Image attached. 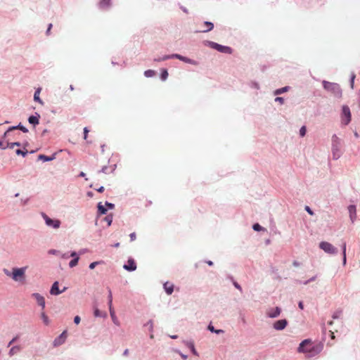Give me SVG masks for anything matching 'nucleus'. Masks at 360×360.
<instances>
[{"mask_svg": "<svg viewBox=\"0 0 360 360\" xmlns=\"http://www.w3.org/2000/svg\"><path fill=\"white\" fill-rule=\"evenodd\" d=\"M323 348V344H314L311 340L306 339L300 344L298 352L306 353L309 357H312L319 354Z\"/></svg>", "mask_w": 360, "mask_h": 360, "instance_id": "f257e3e1", "label": "nucleus"}, {"mask_svg": "<svg viewBox=\"0 0 360 360\" xmlns=\"http://www.w3.org/2000/svg\"><path fill=\"white\" fill-rule=\"evenodd\" d=\"M323 86L326 90L332 93L335 96L338 98H340L342 96V90L339 84L336 83L323 81Z\"/></svg>", "mask_w": 360, "mask_h": 360, "instance_id": "f03ea898", "label": "nucleus"}, {"mask_svg": "<svg viewBox=\"0 0 360 360\" xmlns=\"http://www.w3.org/2000/svg\"><path fill=\"white\" fill-rule=\"evenodd\" d=\"M27 267L13 268L11 278L15 281L24 283L25 281V271Z\"/></svg>", "mask_w": 360, "mask_h": 360, "instance_id": "7ed1b4c3", "label": "nucleus"}, {"mask_svg": "<svg viewBox=\"0 0 360 360\" xmlns=\"http://www.w3.org/2000/svg\"><path fill=\"white\" fill-rule=\"evenodd\" d=\"M319 248L325 252L335 255L338 252V250L332 244L328 242L323 241L319 243Z\"/></svg>", "mask_w": 360, "mask_h": 360, "instance_id": "20e7f679", "label": "nucleus"}, {"mask_svg": "<svg viewBox=\"0 0 360 360\" xmlns=\"http://www.w3.org/2000/svg\"><path fill=\"white\" fill-rule=\"evenodd\" d=\"M41 217L48 226L53 229H58L60 227L61 224L60 220L51 219L45 213H41Z\"/></svg>", "mask_w": 360, "mask_h": 360, "instance_id": "39448f33", "label": "nucleus"}, {"mask_svg": "<svg viewBox=\"0 0 360 360\" xmlns=\"http://www.w3.org/2000/svg\"><path fill=\"white\" fill-rule=\"evenodd\" d=\"M210 44L212 49H216L221 53H229V54L232 53V49L229 46H223V45H221V44H219L217 43L212 42V41L210 42Z\"/></svg>", "mask_w": 360, "mask_h": 360, "instance_id": "423d86ee", "label": "nucleus"}, {"mask_svg": "<svg viewBox=\"0 0 360 360\" xmlns=\"http://www.w3.org/2000/svg\"><path fill=\"white\" fill-rule=\"evenodd\" d=\"M178 58L180 60H182V61H184L185 63H190V64H192V65H198V63L195 60H193L192 59H190V58L184 57V56H182L179 55V54H173L171 56H165V57H164L162 58V60H166V59H168V58Z\"/></svg>", "mask_w": 360, "mask_h": 360, "instance_id": "0eeeda50", "label": "nucleus"}, {"mask_svg": "<svg viewBox=\"0 0 360 360\" xmlns=\"http://www.w3.org/2000/svg\"><path fill=\"white\" fill-rule=\"evenodd\" d=\"M342 122L345 124H348L351 121V112L348 106L344 105L342 107Z\"/></svg>", "mask_w": 360, "mask_h": 360, "instance_id": "6e6552de", "label": "nucleus"}, {"mask_svg": "<svg viewBox=\"0 0 360 360\" xmlns=\"http://www.w3.org/2000/svg\"><path fill=\"white\" fill-rule=\"evenodd\" d=\"M67 338V331L64 330L57 338L53 341L54 346H59L63 344Z\"/></svg>", "mask_w": 360, "mask_h": 360, "instance_id": "1a4fd4ad", "label": "nucleus"}, {"mask_svg": "<svg viewBox=\"0 0 360 360\" xmlns=\"http://www.w3.org/2000/svg\"><path fill=\"white\" fill-rule=\"evenodd\" d=\"M32 297H33L36 300L37 304L39 306H41L42 309L44 310V308H45V299H44V297L42 295H41L40 294L37 293V292L33 293L32 295Z\"/></svg>", "mask_w": 360, "mask_h": 360, "instance_id": "9d476101", "label": "nucleus"}, {"mask_svg": "<svg viewBox=\"0 0 360 360\" xmlns=\"http://www.w3.org/2000/svg\"><path fill=\"white\" fill-rule=\"evenodd\" d=\"M288 324V321L285 319H281L278 321H276L274 323V328L277 330H283Z\"/></svg>", "mask_w": 360, "mask_h": 360, "instance_id": "9b49d317", "label": "nucleus"}, {"mask_svg": "<svg viewBox=\"0 0 360 360\" xmlns=\"http://www.w3.org/2000/svg\"><path fill=\"white\" fill-rule=\"evenodd\" d=\"M124 268L127 271H134L136 269V264L133 259H129L124 265Z\"/></svg>", "mask_w": 360, "mask_h": 360, "instance_id": "f8f14e48", "label": "nucleus"}, {"mask_svg": "<svg viewBox=\"0 0 360 360\" xmlns=\"http://www.w3.org/2000/svg\"><path fill=\"white\" fill-rule=\"evenodd\" d=\"M281 314V309L278 307H276L274 309H271L267 311V315L270 318H275L280 315Z\"/></svg>", "mask_w": 360, "mask_h": 360, "instance_id": "ddd939ff", "label": "nucleus"}, {"mask_svg": "<svg viewBox=\"0 0 360 360\" xmlns=\"http://www.w3.org/2000/svg\"><path fill=\"white\" fill-rule=\"evenodd\" d=\"M348 211L349 213L350 219H351L352 222L353 223L356 218V206L355 205H349L348 207Z\"/></svg>", "mask_w": 360, "mask_h": 360, "instance_id": "4468645a", "label": "nucleus"}, {"mask_svg": "<svg viewBox=\"0 0 360 360\" xmlns=\"http://www.w3.org/2000/svg\"><path fill=\"white\" fill-rule=\"evenodd\" d=\"M63 291H60L58 289V281L54 282L51 288L50 293L51 295H57L60 294Z\"/></svg>", "mask_w": 360, "mask_h": 360, "instance_id": "2eb2a0df", "label": "nucleus"}, {"mask_svg": "<svg viewBox=\"0 0 360 360\" xmlns=\"http://www.w3.org/2000/svg\"><path fill=\"white\" fill-rule=\"evenodd\" d=\"M164 288L168 295H171L174 290V285L171 283L166 282L164 284Z\"/></svg>", "mask_w": 360, "mask_h": 360, "instance_id": "dca6fc26", "label": "nucleus"}, {"mask_svg": "<svg viewBox=\"0 0 360 360\" xmlns=\"http://www.w3.org/2000/svg\"><path fill=\"white\" fill-rule=\"evenodd\" d=\"M20 129L21 131H22L23 132L26 133L28 131V130L23 126L19 124L18 126L17 127H10L5 133H4V136H6L7 134L11 131H13L14 129Z\"/></svg>", "mask_w": 360, "mask_h": 360, "instance_id": "f3484780", "label": "nucleus"}, {"mask_svg": "<svg viewBox=\"0 0 360 360\" xmlns=\"http://www.w3.org/2000/svg\"><path fill=\"white\" fill-rule=\"evenodd\" d=\"M109 310H110V316L112 318V321L114 322V323H115L117 326H119L120 325V323L115 316V310L114 309L112 308V307H109Z\"/></svg>", "mask_w": 360, "mask_h": 360, "instance_id": "a211bd4d", "label": "nucleus"}, {"mask_svg": "<svg viewBox=\"0 0 360 360\" xmlns=\"http://www.w3.org/2000/svg\"><path fill=\"white\" fill-rule=\"evenodd\" d=\"M41 92V88H38L34 93V100L38 103H39L41 105L44 104V102L40 99L39 94Z\"/></svg>", "mask_w": 360, "mask_h": 360, "instance_id": "6ab92c4d", "label": "nucleus"}, {"mask_svg": "<svg viewBox=\"0 0 360 360\" xmlns=\"http://www.w3.org/2000/svg\"><path fill=\"white\" fill-rule=\"evenodd\" d=\"M204 25V30H202L201 32H208L213 29L214 25L212 22H205L203 23Z\"/></svg>", "mask_w": 360, "mask_h": 360, "instance_id": "aec40b11", "label": "nucleus"}, {"mask_svg": "<svg viewBox=\"0 0 360 360\" xmlns=\"http://www.w3.org/2000/svg\"><path fill=\"white\" fill-rule=\"evenodd\" d=\"M39 115H38V117H36V116H30L28 119V121L30 124H34V125H36V124H39Z\"/></svg>", "mask_w": 360, "mask_h": 360, "instance_id": "412c9836", "label": "nucleus"}, {"mask_svg": "<svg viewBox=\"0 0 360 360\" xmlns=\"http://www.w3.org/2000/svg\"><path fill=\"white\" fill-rule=\"evenodd\" d=\"M98 212L100 214H105L107 212V209L101 204V202L98 204Z\"/></svg>", "mask_w": 360, "mask_h": 360, "instance_id": "4be33fe9", "label": "nucleus"}, {"mask_svg": "<svg viewBox=\"0 0 360 360\" xmlns=\"http://www.w3.org/2000/svg\"><path fill=\"white\" fill-rule=\"evenodd\" d=\"M41 318L44 322V323L45 325H49V317L47 316V315L44 313V311H42L41 313Z\"/></svg>", "mask_w": 360, "mask_h": 360, "instance_id": "5701e85b", "label": "nucleus"}, {"mask_svg": "<svg viewBox=\"0 0 360 360\" xmlns=\"http://www.w3.org/2000/svg\"><path fill=\"white\" fill-rule=\"evenodd\" d=\"M20 350V347L19 346L13 347L9 351V355L13 356L15 354L18 353Z\"/></svg>", "mask_w": 360, "mask_h": 360, "instance_id": "b1692460", "label": "nucleus"}, {"mask_svg": "<svg viewBox=\"0 0 360 360\" xmlns=\"http://www.w3.org/2000/svg\"><path fill=\"white\" fill-rule=\"evenodd\" d=\"M94 314L96 317H103L106 316L105 313L101 311L98 308L94 309Z\"/></svg>", "mask_w": 360, "mask_h": 360, "instance_id": "393cba45", "label": "nucleus"}, {"mask_svg": "<svg viewBox=\"0 0 360 360\" xmlns=\"http://www.w3.org/2000/svg\"><path fill=\"white\" fill-rule=\"evenodd\" d=\"M288 89H289V86H285V87H283V88H281V89H276L274 91V94L275 95H278V94H283L284 92L288 91Z\"/></svg>", "mask_w": 360, "mask_h": 360, "instance_id": "a878e982", "label": "nucleus"}, {"mask_svg": "<svg viewBox=\"0 0 360 360\" xmlns=\"http://www.w3.org/2000/svg\"><path fill=\"white\" fill-rule=\"evenodd\" d=\"M79 257H76L75 258H74L73 259H72L70 263H69V266L70 267L72 268L75 266L77 265L78 264V262H79Z\"/></svg>", "mask_w": 360, "mask_h": 360, "instance_id": "bb28decb", "label": "nucleus"}, {"mask_svg": "<svg viewBox=\"0 0 360 360\" xmlns=\"http://www.w3.org/2000/svg\"><path fill=\"white\" fill-rule=\"evenodd\" d=\"M155 75V72L153 70H148L144 72V75L146 77H152Z\"/></svg>", "mask_w": 360, "mask_h": 360, "instance_id": "cd10ccee", "label": "nucleus"}, {"mask_svg": "<svg viewBox=\"0 0 360 360\" xmlns=\"http://www.w3.org/2000/svg\"><path fill=\"white\" fill-rule=\"evenodd\" d=\"M342 255H343V264H346V243L342 244Z\"/></svg>", "mask_w": 360, "mask_h": 360, "instance_id": "c85d7f7f", "label": "nucleus"}, {"mask_svg": "<svg viewBox=\"0 0 360 360\" xmlns=\"http://www.w3.org/2000/svg\"><path fill=\"white\" fill-rule=\"evenodd\" d=\"M39 159L42 160L44 161H51L53 159V158L48 157L44 155H39Z\"/></svg>", "mask_w": 360, "mask_h": 360, "instance_id": "c756f323", "label": "nucleus"}, {"mask_svg": "<svg viewBox=\"0 0 360 360\" xmlns=\"http://www.w3.org/2000/svg\"><path fill=\"white\" fill-rule=\"evenodd\" d=\"M208 329L211 332H213V333H217V334L224 333V331L222 330H215L214 328L212 325H209L208 326Z\"/></svg>", "mask_w": 360, "mask_h": 360, "instance_id": "7c9ffc66", "label": "nucleus"}, {"mask_svg": "<svg viewBox=\"0 0 360 360\" xmlns=\"http://www.w3.org/2000/svg\"><path fill=\"white\" fill-rule=\"evenodd\" d=\"M110 0H101L100 6L101 7H107L110 5Z\"/></svg>", "mask_w": 360, "mask_h": 360, "instance_id": "2f4dec72", "label": "nucleus"}, {"mask_svg": "<svg viewBox=\"0 0 360 360\" xmlns=\"http://www.w3.org/2000/svg\"><path fill=\"white\" fill-rule=\"evenodd\" d=\"M15 153H16V154H17L18 155H22L23 157H25V156L27 154L28 151H27V150H20V149H18V150H16Z\"/></svg>", "mask_w": 360, "mask_h": 360, "instance_id": "473e14b6", "label": "nucleus"}, {"mask_svg": "<svg viewBox=\"0 0 360 360\" xmlns=\"http://www.w3.org/2000/svg\"><path fill=\"white\" fill-rule=\"evenodd\" d=\"M167 77H168L167 70H163L161 73V79L165 81L167 79Z\"/></svg>", "mask_w": 360, "mask_h": 360, "instance_id": "72a5a7b5", "label": "nucleus"}, {"mask_svg": "<svg viewBox=\"0 0 360 360\" xmlns=\"http://www.w3.org/2000/svg\"><path fill=\"white\" fill-rule=\"evenodd\" d=\"M108 306L112 307V292L110 290H109V295H108Z\"/></svg>", "mask_w": 360, "mask_h": 360, "instance_id": "f704fd0d", "label": "nucleus"}, {"mask_svg": "<svg viewBox=\"0 0 360 360\" xmlns=\"http://www.w3.org/2000/svg\"><path fill=\"white\" fill-rule=\"evenodd\" d=\"M253 229L257 231H259L262 230H265L263 227H262L259 224H255L252 226Z\"/></svg>", "mask_w": 360, "mask_h": 360, "instance_id": "c9c22d12", "label": "nucleus"}, {"mask_svg": "<svg viewBox=\"0 0 360 360\" xmlns=\"http://www.w3.org/2000/svg\"><path fill=\"white\" fill-rule=\"evenodd\" d=\"M189 347L191 349L192 353L195 356H198V353L197 352L196 349H195L194 345L193 343H190Z\"/></svg>", "mask_w": 360, "mask_h": 360, "instance_id": "e433bc0d", "label": "nucleus"}, {"mask_svg": "<svg viewBox=\"0 0 360 360\" xmlns=\"http://www.w3.org/2000/svg\"><path fill=\"white\" fill-rule=\"evenodd\" d=\"M20 146V142H14V143H8L7 144V147L10 148H13L14 146Z\"/></svg>", "mask_w": 360, "mask_h": 360, "instance_id": "4c0bfd02", "label": "nucleus"}, {"mask_svg": "<svg viewBox=\"0 0 360 360\" xmlns=\"http://www.w3.org/2000/svg\"><path fill=\"white\" fill-rule=\"evenodd\" d=\"M306 131H307L306 127L304 126L302 127L300 130V136H302V137L304 136L305 134H306Z\"/></svg>", "mask_w": 360, "mask_h": 360, "instance_id": "58836bf2", "label": "nucleus"}, {"mask_svg": "<svg viewBox=\"0 0 360 360\" xmlns=\"http://www.w3.org/2000/svg\"><path fill=\"white\" fill-rule=\"evenodd\" d=\"M4 273L8 277H12V271H10L9 270L6 269H3Z\"/></svg>", "mask_w": 360, "mask_h": 360, "instance_id": "ea45409f", "label": "nucleus"}, {"mask_svg": "<svg viewBox=\"0 0 360 360\" xmlns=\"http://www.w3.org/2000/svg\"><path fill=\"white\" fill-rule=\"evenodd\" d=\"M100 262H94L89 264V268L91 269H94L97 264H98Z\"/></svg>", "mask_w": 360, "mask_h": 360, "instance_id": "a19ab883", "label": "nucleus"}, {"mask_svg": "<svg viewBox=\"0 0 360 360\" xmlns=\"http://www.w3.org/2000/svg\"><path fill=\"white\" fill-rule=\"evenodd\" d=\"M80 321H81V319L79 316H76L75 318H74V322L75 324H79L80 323Z\"/></svg>", "mask_w": 360, "mask_h": 360, "instance_id": "79ce46f5", "label": "nucleus"}, {"mask_svg": "<svg viewBox=\"0 0 360 360\" xmlns=\"http://www.w3.org/2000/svg\"><path fill=\"white\" fill-rule=\"evenodd\" d=\"M88 133H89V129L86 127H84V139L85 140L87 139V134H88Z\"/></svg>", "mask_w": 360, "mask_h": 360, "instance_id": "37998d69", "label": "nucleus"}, {"mask_svg": "<svg viewBox=\"0 0 360 360\" xmlns=\"http://www.w3.org/2000/svg\"><path fill=\"white\" fill-rule=\"evenodd\" d=\"M341 315V311H337L335 313L333 314V319H338Z\"/></svg>", "mask_w": 360, "mask_h": 360, "instance_id": "c03bdc74", "label": "nucleus"}, {"mask_svg": "<svg viewBox=\"0 0 360 360\" xmlns=\"http://www.w3.org/2000/svg\"><path fill=\"white\" fill-rule=\"evenodd\" d=\"M129 237H130V240L131 241H134L136 240V233H131L130 235H129Z\"/></svg>", "mask_w": 360, "mask_h": 360, "instance_id": "a18cd8bd", "label": "nucleus"}, {"mask_svg": "<svg viewBox=\"0 0 360 360\" xmlns=\"http://www.w3.org/2000/svg\"><path fill=\"white\" fill-rule=\"evenodd\" d=\"M275 101L279 102L281 104H283V102H284V100H283V98L282 97H276L275 98Z\"/></svg>", "mask_w": 360, "mask_h": 360, "instance_id": "49530a36", "label": "nucleus"}, {"mask_svg": "<svg viewBox=\"0 0 360 360\" xmlns=\"http://www.w3.org/2000/svg\"><path fill=\"white\" fill-rule=\"evenodd\" d=\"M233 285L237 288L240 291H242V288L241 286L236 281H233Z\"/></svg>", "mask_w": 360, "mask_h": 360, "instance_id": "de8ad7c7", "label": "nucleus"}, {"mask_svg": "<svg viewBox=\"0 0 360 360\" xmlns=\"http://www.w3.org/2000/svg\"><path fill=\"white\" fill-rule=\"evenodd\" d=\"M58 253V251L56 250L51 249V250H49V254L57 255Z\"/></svg>", "mask_w": 360, "mask_h": 360, "instance_id": "09e8293b", "label": "nucleus"}, {"mask_svg": "<svg viewBox=\"0 0 360 360\" xmlns=\"http://www.w3.org/2000/svg\"><path fill=\"white\" fill-rule=\"evenodd\" d=\"M105 205L108 206L110 209L114 208V206H115L114 204L108 202H105Z\"/></svg>", "mask_w": 360, "mask_h": 360, "instance_id": "8fccbe9b", "label": "nucleus"}, {"mask_svg": "<svg viewBox=\"0 0 360 360\" xmlns=\"http://www.w3.org/2000/svg\"><path fill=\"white\" fill-rule=\"evenodd\" d=\"M305 210L309 214L313 215V212L308 206H306Z\"/></svg>", "mask_w": 360, "mask_h": 360, "instance_id": "3c124183", "label": "nucleus"}, {"mask_svg": "<svg viewBox=\"0 0 360 360\" xmlns=\"http://www.w3.org/2000/svg\"><path fill=\"white\" fill-rule=\"evenodd\" d=\"M17 338V337L13 338L8 343V347L11 346L13 343H14L16 341Z\"/></svg>", "mask_w": 360, "mask_h": 360, "instance_id": "603ef678", "label": "nucleus"}, {"mask_svg": "<svg viewBox=\"0 0 360 360\" xmlns=\"http://www.w3.org/2000/svg\"><path fill=\"white\" fill-rule=\"evenodd\" d=\"M52 26H53V25H52V24H49V25L48 29H47V30H46V34H49V32H50V31H51V29L52 28Z\"/></svg>", "mask_w": 360, "mask_h": 360, "instance_id": "864d4df0", "label": "nucleus"}, {"mask_svg": "<svg viewBox=\"0 0 360 360\" xmlns=\"http://www.w3.org/2000/svg\"><path fill=\"white\" fill-rule=\"evenodd\" d=\"M147 326H149L150 329L152 330L153 329V322L151 321H148L146 324Z\"/></svg>", "mask_w": 360, "mask_h": 360, "instance_id": "5fc2aeb1", "label": "nucleus"}, {"mask_svg": "<svg viewBox=\"0 0 360 360\" xmlns=\"http://www.w3.org/2000/svg\"><path fill=\"white\" fill-rule=\"evenodd\" d=\"M108 170H109V168H108V167L105 166V167H103L102 168V170H101V171H102L103 172H104V173H106V171H108Z\"/></svg>", "mask_w": 360, "mask_h": 360, "instance_id": "6e6d98bb", "label": "nucleus"}, {"mask_svg": "<svg viewBox=\"0 0 360 360\" xmlns=\"http://www.w3.org/2000/svg\"><path fill=\"white\" fill-rule=\"evenodd\" d=\"M98 192L99 193H102L104 191V187L103 186H101L100 188H98V189H96Z\"/></svg>", "mask_w": 360, "mask_h": 360, "instance_id": "4d7b16f0", "label": "nucleus"}, {"mask_svg": "<svg viewBox=\"0 0 360 360\" xmlns=\"http://www.w3.org/2000/svg\"><path fill=\"white\" fill-rule=\"evenodd\" d=\"M298 306H299V308L300 309H304V305H303V302H300L299 304H298Z\"/></svg>", "mask_w": 360, "mask_h": 360, "instance_id": "13d9d810", "label": "nucleus"}, {"mask_svg": "<svg viewBox=\"0 0 360 360\" xmlns=\"http://www.w3.org/2000/svg\"><path fill=\"white\" fill-rule=\"evenodd\" d=\"M70 257H72L75 258L76 257H78V256H77V254L76 252H72L70 254Z\"/></svg>", "mask_w": 360, "mask_h": 360, "instance_id": "bf43d9fd", "label": "nucleus"}, {"mask_svg": "<svg viewBox=\"0 0 360 360\" xmlns=\"http://www.w3.org/2000/svg\"><path fill=\"white\" fill-rule=\"evenodd\" d=\"M7 147L4 145V143L2 141H0V148L5 149Z\"/></svg>", "mask_w": 360, "mask_h": 360, "instance_id": "052dcab7", "label": "nucleus"}, {"mask_svg": "<svg viewBox=\"0 0 360 360\" xmlns=\"http://www.w3.org/2000/svg\"><path fill=\"white\" fill-rule=\"evenodd\" d=\"M128 354H129V349H126L124 351L123 355H124V356H127Z\"/></svg>", "mask_w": 360, "mask_h": 360, "instance_id": "680f3d73", "label": "nucleus"}, {"mask_svg": "<svg viewBox=\"0 0 360 360\" xmlns=\"http://www.w3.org/2000/svg\"><path fill=\"white\" fill-rule=\"evenodd\" d=\"M180 355H181V358L183 359L186 360L187 359V356L186 355H185V354H184L182 353H180Z\"/></svg>", "mask_w": 360, "mask_h": 360, "instance_id": "e2e57ef3", "label": "nucleus"}, {"mask_svg": "<svg viewBox=\"0 0 360 360\" xmlns=\"http://www.w3.org/2000/svg\"><path fill=\"white\" fill-rule=\"evenodd\" d=\"M293 265L295 266H299V263L295 261L293 262Z\"/></svg>", "mask_w": 360, "mask_h": 360, "instance_id": "0e129e2a", "label": "nucleus"}, {"mask_svg": "<svg viewBox=\"0 0 360 360\" xmlns=\"http://www.w3.org/2000/svg\"><path fill=\"white\" fill-rule=\"evenodd\" d=\"M207 263L210 266H212L213 264V262L212 261H208Z\"/></svg>", "mask_w": 360, "mask_h": 360, "instance_id": "69168bd1", "label": "nucleus"}, {"mask_svg": "<svg viewBox=\"0 0 360 360\" xmlns=\"http://www.w3.org/2000/svg\"><path fill=\"white\" fill-rule=\"evenodd\" d=\"M113 246L115 247V248H118L120 246V243H117Z\"/></svg>", "mask_w": 360, "mask_h": 360, "instance_id": "338daca9", "label": "nucleus"}, {"mask_svg": "<svg viewBox=\"0 0 360 360\" xmlns=\"http://www.w3.org/2000/svg\"><path fill=\"white\" fill-rule=\"evenodd\" d=\"M62 257L66 259L68 258V255L66 254H64L62 255Z\"/></svg>", "mask_w": 360, "mask_h": 360, "instance_id": "774afa93", "label": "nucleus"}]
</instances>
